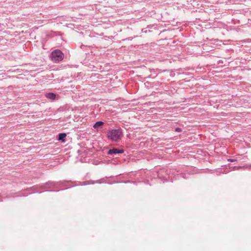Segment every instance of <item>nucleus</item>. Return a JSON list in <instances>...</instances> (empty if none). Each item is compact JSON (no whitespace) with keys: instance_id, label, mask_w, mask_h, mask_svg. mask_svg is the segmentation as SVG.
Segmentation results:
<instances>
[{"instance_id":"nucleus-1","label":"nucleus","mask_w":251,"mask_h":251,"mask_svg":"<svg viewBox=\"0 0 251 251\" xmlns=\"http://www.w3.org/2000/svg\"><path fill=\"white\" fill-rule=\"evenodd\" d=\"M107 136L113 141L117 142L121 140L122 132L121 129H113L108 131Z\"/></svg>"},{"instance_id":"nucleus-2","label":"nucleus","mask_w":251,"mask_h":251,"mask_svg":"<svg viewBox=\"0 0 251 251\" xmlns=\"http://www.w3.org/2000/svg\"><path fill=\"white\" fill-rule=\"evenodd\" d=\"M50 58L52 61L58 63L63 59L64 54L61 50H55L51 52Z\"/></svg>"},{"instance_id":"nucleus-3","label":"nucleus","mask_w":251,"mask_h":251,"mask_svg":"<svg viewBox=\"0 0 251 251\" xmlns=\"http://www.w3.org/2000/svg\"><path fill=\"white\" fill-rule=\"evenodd\" d=\"M124 152L123 150H120L118 149L114 148L109 150L108 152V154H116V153H122Z\"/></svg>"},{"instance_id":"nucleus-4","label":"nucleus","mask_w":251,"mask_h":251,"mask_svg":"<svg viewBox=\"0 0 251 251\" xmlns=\"http://www.w3.org/2000/svg\"><path fill=\"white\" fill-rule=\"evenodd\" d=\"M103 125V123L101 121L97 122L93 126V127L95 129H96L97 130L99 128L101 127Z\"/></svg>"},{"instance_id":"nucleus-5","label":"nucleus","mask_w":251,"mask_h":251,"mask_svg":"<svg viewBox=\"0 0 251 251\" xmlns=\"http://www.w3.org/2000/svg\"><path fill=\"white\" fill-rule=\"evenodd\" d=\"M47 98L53 100L56 97V95L54 93H50L46 95Z\"/></svg>"},{"instance_id":"nucleus-6","label":"nucleus","mask_w":251,"mask_h":251,"mask_svg":"<svg viewBox=\"0 0 251 251\" xmlns=\"http://www.w3.org/2000/svg\"><path fill=\"white\" fill-rule=\"evenodd\" d=\"M66 134L65 133H60L59 134L58 139L59 140H63V139L66 137Z\"/></svg>"},{"instance_id":"nucleus-7","label":"nucleus","mask_w":251,"mask_h":251,"mask_svg":"<svg viewBox=\"0 0 251 251\" xmlns=\"http://www.w3.org/2000/svg\"><path fill=\"white\" fill-rule=\"evenodd\" d=\"M175 130L177 132H180L181 131V129L180 128H176Z\"/></svg>"},{"instance_id":"nucleus-8","label":"nucleus","mask_w":251,"mask_h":251,"mask_svg":"<svg viewBox=\"0 0 251 251\" xmlns=\"http://www.w3.org/2000/svg\"><path fill=\"white\" fill-rule=\"evenodd\" d=\"M228 161H230V162H233V161H236V160L231 159H228Z\"/></svg>"}]
</instances>
